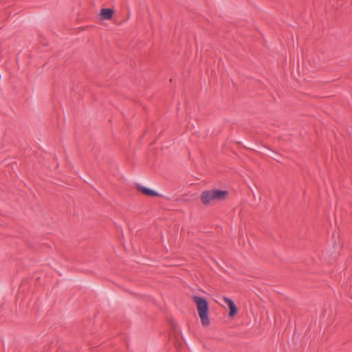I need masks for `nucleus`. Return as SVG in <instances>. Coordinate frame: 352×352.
Instances as JSON below:
<instances>
[{
  "label": "nucleus",
  "mask_w": 352,
  "mask_h": 352,
  "mask_svg": "<svg viewBox=\"0 0 352 352\" xmlns=\"http://www.w3.org/2000/svg\"><path fill=\"white\" fill-rule=\"evenodd\" d=\"M227 195V190L218 189L210 190L202 192L200 195V199L204 205H208L212 201H220L226 199Z\"/></svg>",
  "instance_id": "obj_1"
},
{
  "label": "nucleus",
  "mask_w": 352,
  "mask_h": 352,
  "mask_svg": "<svg viewBox=\"0 0 352 352\" xmlns=\"http://www.w3.org/2000/svg\"><path fill=\"white\" fill-rule=\"evenodd\" d=\"M193 302L196 304L199 316L201 319L202 325L208 326L210 324L208 318V304L204 298L194 296H192Z\"/></svg>",
  "instance_id": "obj_2"
},
{
  "label": "nucleus",
  "mask_w": 352,
  "mask_h": 352,
  "mask_svg": "<svg viewBox=\"0 0 352 352\" xmlns=\"http://www.w3.org/2000/svg\"><path fill=\"white\" fill-rule=\"evenodd\" d=\"M223 301L228 305L230 311H229V316L233 317L237 312V308L236 305H234V302L232 300H231L229 298L223 297Z\"/></svg>",
  "instance_id": "obj_3"
},
{
  "label": "nucleus",
  "mask_w": 352,
  "mask_h": 352,
  "mask_svg": "<svg viewBox=\"0 0 352 352\" xmlns=\"http://www.w3.org/2000/svg\"><path fill=\"white\" fill-rule=\"evenodd\" d=\"M137 189L142 192L144 195L150 196V197H156L158 196V194L156 191L149 189L146 187L141 186L140 185H137Z\"/></svg>",
  "instance_id": "obj_4"
},
{
  "label": "nucleus",
  "mask_w": 352,
  "mask_h": 352,
  "mask_svg": "<svg viewBox=\"0 0 352 352\" xmlns=\"http://www.w3.org/2000/svg\"><path fill=\"white\" fill-rule=\"evenodd\" d=\"M113 10L109 8H102L100 11L102 19L109 20L112 18Z\"/></svg>",
  "instance_id": "obj_5"
}]
</instances>
